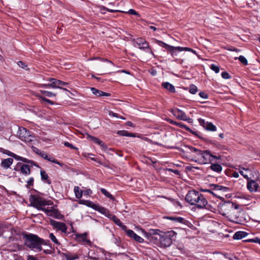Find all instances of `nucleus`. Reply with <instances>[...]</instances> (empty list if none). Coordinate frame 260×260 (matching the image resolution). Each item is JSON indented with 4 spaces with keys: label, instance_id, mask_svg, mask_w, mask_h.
<instances>
[{
    "label": "nucleus",
    "instance_id": "obj_1",
    "mask_svg": "<svg viewBox=\"0 0 260 260\" xmlns=\"http://www.w3.org/2000/svg\"><path fill=\"white\" fill-rule=\"evenodd\" d=\"M24 244L30 249L35 252H40L43 250L42 246L46 244L44 240L36 235L32 234L23 235Z\"/></svg>",
    "mask_w": 260,
    "mask_h": 260
},
{
    "label": "nucleus",
    "instance_id": "obj_2",
    "mask_svg": "<svg viewBox=\"0 0 260 260\" xmlns=\"http://www.w3.org/2000/svg\"><path fill=\"white\" fill-rule=\"evenodd\" d=\"M187 148L191 152L196 154L195 161L201 164H207L219 158V157L212 154L208 150L203 151L190 146H188Z\"/></svg>",
    "mask_w": 260,
    "mask_h": 260
},
{
    "label": "nucleus",
    "instance_id": "obj_3",
    "mask_svg": "<svg viewBox=\"0 0 260 260\" xmlns=\"http://www.w3.org/2000/svg\"><path fill=\"white\" fill-rule=\"evenodd\" d=\"M154 234V236H152L151 238H154L156 239H158L160 246L163 247H167L171 245L172 242L171 237L175 235V232L172 231L162 234H158L155 232Z\"/></svg>",
    "mask_w": 260,
    "mask_h": 260
},
{
    "label": "nucleus",
    "instance_id": "obj_4",
    "mask_svg": "<svg viewBox=\"0 0 260 260\" xmlns=\"http://www.w3.org/2000/svg\"><path fill=\"white\" fill-rule=\"evenodd\" d=\"M31 205L38 210L44 212L46 205H51L52 202L51 201H46L45 199L38 196H32L30 198Z\"/></svg>",
    "mask_w": 260,
    "mask_h": 260
},
{
    "label": "nucleus",
    "instance_id": "obj_5",
    "mask_svg": "<svg viewBox=\"0 0 260 260\" xmlns=\"http://www.w3.org/2000/svg\"><path fill=\"white\" fill-rule=\"evenodd\" d=\"M17 136L20 140L28 144H31L35 139V137L23 127H19Z\"/></svg>",
    "mask_w": 260,
    "mask_h": 260
},
{
    "label": "nucleus",
    "instance_id": "obj_6",
    "mask_svg": "<svg viewBox=\"0 0 260 260\" xmlns=\"http://www.w3.org/2000/svg\"><path fill=\"white\" fill-rule=\"evenodd\" d=\"M197 196L195 201L193 202L191 205L196 206L199 209H209V205H208L207 201L204 196L201 193L197 194Z\"/></svg>",
    "mask_w": 260,
    "mask_h": 260
},
{
    "label": "nucleus",
    "instance_id": "obj_7",
    "mask_svg": "<svg viewBox=\"0 0 260 260\" xmlns=\"http://www.w3.org/2000/svg\"><path fill=\"white\" fill-rule=\"evenodd\" d=\"M259 178L258 173L253 168L250 169L245 168V178H246L248 181L251 180H257Z\"/></svg>",
    "mask_w": 260,
    "mask_h": 260
},
{
    "label": "nucleus",
    "instance_id": "obj_8",
    "mask_svg": "<svg viewBox=\"0 0 260 260\" xmlns=\"http://www.w3.org/2000/svg\"><path fill=\"white\" fill-rule=\"evenodd\" d=\"M135 47H137L142 50L149 49V44L144 39L139 38L133 40Z\"/></svg>",
    "mask_w": 260,
    "mask_h": 260
},
{
    "label": "nucleus",
    "instance_id": "obj_9",
    "mask_svg": "<svg viewBox=\"0 0 260 260\" xmlns=\"http://www.w3.org/2000/svg\"><path fill=\"white\" fill-rule=\"evenodd\" d=\"M2 152L4 153H5V154H7L9 156L13 157V158H14L15 159H16L17 160L22 161H23V162H24L25 163H27V164H30L31 166H32L33 165L35 164V162L33 161L29 160V159H26L25 158H24V157H22L21 156H18V155H16V154H15L10 152L9 150H3L2 151Z\"/></svg>",
    "mask_w": 260,
    "mask_h": 260
},
{
    "label": "nucleus",
    "instance_id": "obj_10",
    "mask_svg": "<svg viewBox=\"0 0 260 260\" xmlns=\"http://www.w3.org/2000/svg\"><path fill=\"white\" fill-rule=\"evenodd\" d=\"M199 122L205 129L214 132L216 130V126L213 125L211 122L205 121L204 119L199 118L198 119Z\"/></svg>",
    "mask_w": 260,
    "mask_h": 260
},
{
    "label": "nucleus",
    "instance_id": "obj_11",
    "mask_svg": "<svg viewBox=\"0 0 260 260\" xmlns=\"http://www.w3.org/2000/svg\"><path fill=\"white\" fill-rule=\"evenodd\" d=\"M171 112L174 116L179 120L186 121L188 119L186 114L180 109H172Z\"/></svg>",
    "mask_w": 260,
    "mask_h": 260
},
{
    "label": "nucleus",
    "instance_id": "obj_12",
    "mask_svg": "<svg viewBox=\"0 0 260 260\" xmlns=\"http://www.w3.org/2000/svg\"><path fill=\"white\" fill-rule=\"evenodd\" d=\"M44 212L48 216H52L54 218L60 219L62 217V215L59 213L58 211L54 208H51V209L46 208Z\"/></svg>",
    "mask_w": 260,
    "mask_h": 260
},
{
    "label": "nucleus",
    "instance_id": "obj_13",
    "mask_svg": "<svg viewBox=\"0 0 260 260\" xmlns=\"http://www.w3.org/2000/svg\"><path fill=\"white\" fill-rule=\"evenodd\" d=\"M50 223L55 228L58 229V230H60L63 233L67 232V228L66 224L64 223L58 222L52 219L50 220Z\"/></svg>",
    "mask_w": 260,
    "mask_h": 260
},
{
    "label": "nucleus",
    "instance_id": "obj_14",
    "mask_svg": "<svg viewBox=\"0 0 260 260\" xmlns=\"http://www.w3.org/2000/svg\"><path fill=\"white\" fill-rule=\"evenodd\" d=\"M199 193V192L194 190L189 191L186 194L185 199L188 203L191 205L193 202L195 201L196 198H197V194Z\"/></svg>",
    "mask_w": 260,
    "mask_h": 260
},
{
    "label": "nucleus",
    "instance_id": "obj_15",
    "mask_svg": "<svg viewBox=\"0 0 260 260\" xmlns=\"http://www.w3.org/2000/svg\"><path fill=\"white\" fill-rule=\"evenodd\" d=\"M78 202L80 204L84 205L87 206V207L92 208L95 210L97 211L99 207V205L94 204L93 202L89 200H79Z\"/></svg>",
    "mask_w": 260,
    "mask_h": 260
},
{
    "label": "nucleus",
    "instance_id": "obj_16",
    "mask_svg": "<svg viewBox=\"0 0 260 260\" xmlns=\"http://www.w3.org/2000/svg\"><path fill=\"white\" fill-rule=\"evenodd\" d=\"M256 180H251L247 182V188L250 191H256L258 187V184L256 182Z\"/></svg>",
    "mask_w": 260,
    "mask_h": 260
},
{
    "label": "nucleus",
    "instance_id": "obj_17",
    "mask_svg": "<svg viewBox=\"0 0 260 260\" xmlns=\"http://www.w3.org/2000/svg\"><path fill=\"white\" fill-rule=\"evenodd\" d=\"M92 93L98 96H109L110 95L109 93L105 92L100 90L96 89L94 87H91L90 88Z\"/></svg>",
    "mask_w": 260,
    "mask_h": 260
},
{
    "label": "nucleus",
    "instance_id": "obj_18",
    "mask_svg": "<svg viewBox=\"0 0 260 260\" xmlns=\"http://www.w3.org/2000/svg\"><path fill=\"white\" fill-rule=\"evenodd\" d=\"M98 211L105 215L106 217L110 219H112L113 217L115 216L110 213V212L106 208L99 206L97 210Z\"/></svg>",
    "mask_w": 260,
    "mask_h": 260
},
{
    "label": "nucleus",
    "instance_id": "obj_19",
    "mask_svg": "<svg viewBox=\"0 0 260 260\" xmlns=\"http://www.w3.org/2000/svg\"><path fill=\"white\" fill-rule=\"evenodd\" d=\"M210 186L211 187L212 190L215 192L218 190H222L224 192L227 191L228 188L218 184H210Z\"/></svg>",
    "mask_w": 260,
    "mask_h": 260
},
{
    "label": "nucleus",
    "instance_id": "obj_20",
    "mask_svg": "<svg viewBox=\"0 0 260 260\" xmlns=\"http://www.w3.org/2000/svg\"><path fill=\"white\" fill-rule=\"evenodd\" d=\"M37 153L39 154L41 157H42L43 158H44L47 160H48L52 161L54 163L61 165L60 163L59 162H58V161H57L56 160L51 159V158L50 157H49L48 154L44 151L39 150L38 151H37Z\"/></svg>",
    "mask_w": 260,
    "mask_h": 260
},
{
    "label": "nucleus",
    "instance_id": "obj_21",
    "mask_svg": "<svg viewBox=\"0 0 260 260\" xmlns=\"http://www.w3.org/2000/svg\"><path fill=\"white\" fill-rule=\"evenodd\" d=\"M13 162V159L11 158L4 159L1 162V166L5 168H9Z\"/></svg>",
    "mask_w": 260,
    "mask_h": 260
},
{
    "label": "nucleus",
    "instance_id": "obj_22",
    "mask_svg": "<svg viewBox=\"0 0 260 260\" xmlns=\"http://www.w3.org/2000/svg\"><path fill=\"white\" fill-rule=\"evenodd\" d=\"M48 81L51 82V88H59L63 90L67 91V89L66 88L61 87L60 86H58V80L54 78H49L48 79Z\"/></svg>",
    "mask_w": 260,
    "mask_h": 260
},
{
    "label": "nucleus",
    "instance_id": "obj_23",
    "mask_svg": "<svg viewBox=\"0 0 260 260\" xmlns=\"http://www.w3.org/2000/svg\"><path fill=\"white\" fill-rule=\"evenodd\" d=\"M63 256L67 259V260H74L79 258V256L77 254L72 253L69 252L63 253Z\"/></svg>",
    "mask_w": 260,
    "mask_h": 260
},
{
    "label": "nucleus",
    "instance_id": "obj_24",
    "mask_svg": "<svg viewBox=\"0 0 260 260\" xmlns=\"http://www.w3.org/2000/svg\"><path fill=\"white\" fill-rule=\"evenodd\" d=\"M168 219L173 220L176 222L182 223L183 224H185L187 221L183 218L181 217H175V216H169L167 217Z\"/></svg>",
    "mask_w": 260,
    "mask_h": 260
},
{
    "label": "nucleus",
    "instance_id": "obj_25",
    "mask_svg": "<svg viewBox=\"0 0 260 260\" xmlns=\"http://www.w3.org/2000/svg\"><path fill=\"white\" fill-rule=\"evenodd\" d=\"M86 136H87V138L91 140L95 143H96L102 147L104 146V144L103 143V142L102 141H101L98 138L94 137L93 136H90L89 134H86Z\"/></svg>",
    "mask_w": 260,
    "mask_h": 260
},
{
    "label": "nucleus",
    "instance_id": "obj_26",
    "mask_svg": "<svg viewBox=\"0 0 260 260\" xmlns=\"http://www.w3.org/2000/svg\"><path fill=\"white\" fill-rule=\"evenodd\" d=\"M21 172L26 175H29L30 173V170L28 165H23L20 168Z\"/></svg>",
    "mask_w": 260,
    "mask_h": 260
},
{
    "label": "nucleus",
    "instance_id": "obj_27",
    "mask_svg": "<svg viewBox=\"0 0 260 260\" xmlns=\"http://www.w3.org/2000/svg\"><path fill=\"white\" fill-rule=\"evenodd\" d=\"M162 86L171 92H175V89L174 86L169 82H165L162 84Z\"/></svg>",
    "mask_w": 260,
    "mask_h": 260
},
{
    "label": "nucleus",
    "instance_id": "obj_28",
    "mask_svg": "<svg viewBox=\"0 0 260 260\" xmlns=\"http://www.w3.org/2000/svg\"><path fill=\"white\" fill-rule=\"evenodd\" d=\"M210 168L213 171L217 173H219L222 171L221 166L220 165L217 164H212L210 166Z\"/></svg>",
    "mask_w": 260,
    "mask_h": 260
},
{
    "label": "nucleus",
    "instance_id": "obj_29",
    "mask_svg": "<svg viewBox=\"0 0 260 260\" xmlns=\"http://www.w3.org/2000/svg\"><path fill=\"white\" fill-rule=\"evenodd\" d=\"M117 134L122 136L135 137V135L134 133H128L126 131H119L117 132Z\"/></svg>",
    "mask_w": 260,
    "mask_h": 260
},
{
    "label": "nucleus",
    "instance_id": "obj_30",
    "mask_svg": "<svg viewBox=\"0 0 260 260\" xmlns=\"http://www.w3.org/2000/svg\"><path fill=\"white\" fill-rule=\"evenodd\" d=\"M114 223L117 225L122 228L123 230H126V226L122 224L119 219H118L116 216H114L112 219Z\"/></svg>",
    "mask_w": 260,
    "mask_h": 260
},
{
    "label": "nucleus",
    "instance_id": "obj_31",
    "mask_svg": "<svg viewBox=\"0 0 260 260\" xmlns=\"http://www.w3.org/2000/svg\"><path fill=\"white\" fill-rule=\"evenodd\" d=\"M74 191L75 194V196L77 198L80 199L82 197L83 191L78 186H75Z\"/></svg>",
    "mask_w": 260,
    "mask_h": 260
},
{
    "label": "nucleus",
    "instance_id": "obj_32",
    "mask_svg": "<svg viewBox=\"0 0 260 260\" xmlns=\"http://www.w3.org/2000/svg\"><path fill=\"white\" fill-rule=\"evenodd\" d=\"M41 179L42 180H46L47 182L48 183V184H50L51 183V181L49 180H48V176L47 175V174L46 173V172L44 171V170H42L41 171Z\"/></svg>",
    "mask_w": 260,
    "mask_h": 260
},
{
    "label": "nucleus",
    "instance_id": "obj_33",
    "mask_svg": "<svg viewBox=\"0 0 260 260\" xmlns=\"http://www.w3.org/2000/svg\"><path fill=\"white\" fill-rule=\"evenodd\" d=\"M244 237V232H237L233 236V238L236 240H240Z\"/></svg>",
    "mask_w": 260,
    "mask_h": 260
},
{
    "label": "nucleus",
    "instance_id": "obj_34",
    "mask_svg": "<svg viewBox=\"0 0 260 260\" xmlns=\"http://www.w3.org/2000/svg\"><path fill=\"white\" fill-rule=\"evenodd\" d=\"M49 238L56 245H58L60 244L57 239L52 233H50L49 235Z\"/></svg>",
    "mask_w": 260,
    "mask_h": 260
},
{
    "label": "nucleus",
    "instance_id": "obj_35",
    "mask_svg": "<svg viewBox=\"0 0 260 260\" xmlns=\"http://www.w3.org/2000/svg\"><path fill=\"white\" fill-rule=\"evenodd\" d=\"M125 232H126L127 235L129 236L131 238H134L136 235H137L135 234L132 230H128L127 228L126 230H124Z\"/></svg>",
    "mask_w": 260,
    "mask_h": 260
},
{
    "label": "nucleus",
    "instance_id": "obj_36",
    "mask_svg": "<svg viewBox=\"0 0 260 260\" xmlns=\"http://www.w3.org/2000/svg\"><path fill=\"white\" fill-rule=\"evenodd\" d=\"M101 191L102 192V193H103L105 196H106L108 198H109L111 199H114L112 195L109 192H108V191L106 189H105L104 188H101Z\"/></svg>",
    "mask_w": 260,
    "mask_h": 260
},
{
    "label": "nucleus",
    "instance_id": "obj_37",
    "mask_svg": "<svg viewBox=\"0 0 260 260\" xmlns=\"http://www.w3.org/2000/svg\"><path fill=\"white\" fill-rule=\"evenodd\" d=\"M232 221L237 223L242 224L243 222V218L242 217L239 218V216H237L236 215L235 217H233Z\"/></svg>",
    "mask_w": 260,
    "mask_h": 260
},
{
    "label": "nucleus",
    "instance_id": "obj_38",
    "mask_svg": "<svg viewBox=\"0 0 260 260\" xmlns=\"http://www.w3.org/2000/svg\"><path fill=\"white\" fill-rule=\"evenodd\" d=\"M245 242H254L257 243L260 245V239L257 237L252 238V239H245Z\"/></svg>",
    "mask_w": 260,
    "mask_h": 260
},
{
    "label": "nucleus",
    "instance_id": "obj_39",
    "mask_svg": "<svg viewBox=\"0 0 260 260\" xmlns=\"http://www.w3.org/2000/svg\"><path fill=\"white\" fill-rule=\"evenodd\" d=\"M197 90L198 88L196 86L194 85H191V86H190L189 92L191 94H195L197 92Z\"/></svg>",
    "mask_w": 260,
    "mask_h": 260
},
{
    "label": "nucleus",
    "instance_id": "obj_40",
    "mask_svg": "<svg viewBox=\"0 0 260 260\" xmlns=\"http://www.w3.org/2000/svg\"><path fill=\"white\" fill-rule=\"evenodd\" d=\"M86 235H87L86 233H84V234H81V235L79 236V237L81 239L83 242H86L87 243H89L90 241L89 240L86 239Z\"/></svg>",
    "mask_w": 260,
    "mask_h": 260
},
{
    "label": "nucleus",
    "instance_id": "obj_41",
    "mask_svg": "<svg viewBox=\"0 0 260 260\" xmlns=\"http://www.w3.org/2000/svg\"><path fill=\"white\" fill-rule=\"evenodd\" d=\"M179 48H180V47H174L173 46L169 45V47H168V48H167L166 49L169 51V52L171 53L174 50H177L178 51L180 52V49H179Z\"/></svg>",
    "mask_w": 260,
    "mask_h": 260
},
{
    "label": "nucleus",
    "instance_id": "obj_42",
    "mask_svg": "<svg viewBox=\"0 0 260 260\" xmlns=\"http://www.w3.org/2000/svg\"><path fill=\"white\" fill-rule=\"evenodd\" d=\"M175 125H177V126H179L180 127L184 128V129H185L186 130H187L188 131L191 132V129L189 128H188L187 126H186V125H184L182 123H179V122H177V124H175Z\"/></svg>",
    "mask_w": 260,
    "mask_h": 260
},
{
    "label": "nucleus",
    "instance_id": "obj_43",
    "mask_svg": "<svg viewBox=\"0 0 260 260\" xmlns=\"http://www.w3.org/2000/svg\"><path fill=\"white\" fill-rule=\"evenodd\" d=\"M211 69L216 73H218L219 71V67L213 64L211 65Z\"/></svg>",
    "mask_w": 260,
    "mask_h": 260
},
{
    "label": "nucleus",
    "instance_id": "obj_44",
    "mask_svg": "<svg viewBox=\"0 0 260 260\" xmlns=\"http://www.w3.org/2000/svg\"><path fill=\"white\" fill-rule=\"evenodd\" d=\"M107 11L110 12H118L119 11V10H112L109 9H106L105 7H104L102 9H101V12L102 13L105 14L106 12L105 11Z\"/></svg>",
    "mask_w": 260,
    "mask_h": 260
},
{
    "label": "nucleus",
    "instance_id": "obj_45",
    "mask_svg": "<svg viewBox=\"0 0 260 260\" xmlns=\"http://www.w3.org/2000/svg\"><path fill=\"white\" fill-rule=\"evenodd\" d=\"M134 239L138 242L142 243L144 241L143 239L140 236L136 235Z\"/></svg>",
    "mask_w": 260,
    "mask_h": 260
},
{
    "label": "nucleus",
    "instance_id": "obj_46",
    "mask_svg": "<svg viewBox=\"0 0 260 260\" xmlns=\"http://www.w3.org/2000/svg\"><path fill=\"white\" fill-rule=\"evenodd\" d=\"M221 76L223 78L225 79H228L230 78V76L228 73L226 72H223L221 73Z\"/></svg>",
    "mask_w": 260,
    "mask_h": 260
},
{
    "label": "nucleus",
    "instance_id": "obj_47",
    "mask_svg": "<svg viewBox=\"0 0 260 260\" xmlns=\"http://www.w3.org/2000/svg\"><path fill=\"white\" fill-rule=\"evenodd\" d=\"M64 146H66V147H69V148H71V149H77V148H76V147H75L73 146V145L72 144H71V143H69V142H65L64 143Z\"/></svg>",
    "mask_w": 260,
    "mask_h": 260
},
{
    "label": "nucleus",
    "instance_id": "obj_48",
    "mask_svg": "<svg viewBox=\"0 0 260 260\" xmlns=\"http://www.w3.org/2000/svg\"><path fill=\"white\" fill-rule=\"evenodd\" d=\"M179 49H180V52L182 51L192 52V49H191L190 48H188V47H180V48H179Z\"/></svg>",
    "mask_w": 260,
    "mask_h": 260
},
{
    "label": "nucleus",
    "instance_id": "obj_49",
    "mask_svg": "<svg viewBox=\"0 0 260 260\" xmlns=\"http://www.w3.org/2000/svg\"><path fill=\"white\" fill-rule=\"evenodd\" d=\"M199 95L200 97L204 99H206L208 98V95L204 92H200L199 93Z\"/></svg>",
    "mask_w": 260,
    "mask_h": 260
},
{
    "label": "nucleus",
    "instance_id": "obj_50",
    "mask_svg": "<svg viewBox=\"0 0 260 260\" xmlns=\"http://www.w3.org/2000/svg\"><path fill=\"white\" fill-rule=\"evenodd\" d=\"M34 182V178H30L29 180L27 181V185L28 186H32L33 185Z\"/></svg>",
    "mask_w": 260,
    "mask_h": 260
},
{
    "label": "nucleus",
    "instance_id": "obj_51",
    "mask_svg": "<svg viewBox=\"0 0 260 260\" xmlns=\"http://www.w3.org/2000/svg\"><path fill=\"white\" fill-rule=\"evenodd\" d=\"M58 86H66L68 84V83L65 82L60 80H58Z\"/></svg>",
    "mask_w": 260,
    "mask_h": 260
},
{
    "label": "nucleus",
    "instance_id": "obj_52",
    "mask_svg": "<svg viewBox=\"0 0 260 260\" xmlns=\"http://www.w3.org/2000/svg\"><path fill=\"white\" fill-rule=\"evenodd\" d=\"M46 96H48V97H52V96H56V94L54 93H53L52 92H50V91H46V94L45 95Z\"/></svg>",
    "mask_w": 260,
    "mask_h": 260
},
{
    "label": "nucleus",
    "instance_id": "obj_53",
    "mask_svg": "<svg viewBox=\"0 0 260 260\" xmlns=\"http://www.w3.org/2000/svg\"><path fill=\"white\" fill-rule=\"evenodd\" d=\"M27 260H39L37 258L33 255H28L27 257Z\"/></svg>",
    "mask_w": 260,
    "mask_h": 260
},
{
    "label": "nucleus",
    "instance_id": "obj_54",
    "mask_svg": "<svg viewBox=\"0 0 260 260\" xmlns=\"http://www.w3.org/2000/svg\"><path fill=\"white\" fill-rule=\"evenodd\" d=\"M128 13L130 14H132V15H138V14L137 13V12L133 10V9H130L129 10Z\"/></svg>",
    "mask_w": 260,
    "mask_h": 260
},
{
    "label": "nucleus",
    "instance_id": "obj_55",
    "mask_svg": "<svg viewBox=\"0 0 260 260\" xmlns=\"http://www.w3.org/2000/svg\"><path fill=\"white\" fill-rule=\"evenodd\" d=\"M109 115L115 117H120L118 114L116 113H114L112 111H110L109 113Z\"/></svg>",
    "mask_w": 260,
    "mask_h": 260
},
{
    "label": "nucleus",
    "instance_id": "obj_56",
    "mask_svg": "<svg viewBox=\"0 0 260 260\" xmlns=\"http://www.w3.org/2000/svg\"><path fill=\"white\" fill-rule=\"evenodd\" d=\"M42 101H45V102H47V103H49V104H50L51 105H53L54 104V102H52V101H50V100H48L47 99H46L45 98H43Z\"/></svg>",
    "mask_w": 260,
    "mask_h": 260
},
{
    "label": "nucleus",
    "instance_id": "obj_57",
    "mask_svg": "<svg viewBox=\"0 0 260 260\" xmlns=\"http://www.w3.org/2000/svg\"><path fill=\"white\" fill-rule=\"evenodd\" d=\"M33 94L36 97L38 98L41 101H42L43 98H44V97L40 95L39 93H34Z\"/></svg>",
    "mask_w": 260,
    "mask_h": 260
},
{
    "label": "nucleus",
    "instance_id": "obj_58",
    "mask_svg": "<svg viewBox=\"0 0 260 260\" xmlns=\"http://www.w3.org/2000/svg\"><path fill=\"white\" fill-rule=\"evenodd\" d=\"M18 65L23 68V69H25V67H26V66L24 64V63L22 62V61H19L18 62Z\"/></svg>",
    "mask_w": 260,
    "mask_h": 260
},
{
    "label": "nucleus",
    "instance_id": "obj_59",
    "mask_svg": "<svg viewBox=\"0 0 260 260\" xmlns=\"http://www.w3.org/2000/svg\"><path fill=\"white\" fill-rule=\"evenodd\" d=\"M40 87H51V83H48V84H41V85H40Z\"/></svg>",
    "mask_w": 260,
    "mask_h": 260
},
{
    "label": "nucleus",
    "instance_id": "obj_60",
    "mask_svg": "<svg viewBox=\"0 0 260 260\" xmlns=\"http://www.w3.org/2000/svg\"><path fill=\"white\" fill-rule=\"evenodd\" d=\"M156 43L159 45V46H161L162 47H164V45L166 44L165 43L161 41H158V40H156Z\"/></svg>",
    "mask_w": 260,
    "mask_h": 260
},
{
    "label": "nucleus",
    "instance_id": "obj_61",
    "mask_svg": "<svg viewBox=\"0 0 260 260\" xmlns=\"http://www.w3.org/2000/svg\"><path fill=\"white\" fill-rule=\"evenodd\" d=\"M105 61H106V62L107 64L105 66H113V63L111 61H110V60H105Z\"/></svg>",
    "mask_w": 260,
    "mask_h": 260
},
{
    "label": "nucleus",
    "instance_id": "obj_62",
    "mask_svg": "<svg viewBox=\"0 0 260 260\" xmlns=\"http://www.w3.org/2000/svg\"><path fill=\"white\" fill-rule=\"evenodd\" d=\"M176 51H178L177 50H174L173 51H172L170 53L171 54V55L174 57V56H176L177 55V52Z\"/></svg>",
    "mask_w": 260,
    "mask_h": 260
},
{
    "label": "nucleus",
    "instance_id": "obj_63",
    "mask_svg": "<svg viewBox=\"0 0 260 260\" xmlns=\"http://www.w3.org/2000/svg\"><path fill=\"white\" fill-rule=\"evenodd\" d=\"M232 175L234 177L238 178L239 177V173L237 172H234Z\"/></svg>",
    "mask_w": 260,
    "mask_h": 260
},
{
    "label": "nucleus",
    "instance_id": "obj_64",
    "mask_svg": "<svg viewBox=\"0 0 260 260\" xmlns=\"http://www.w3.org/2000/svg\"><path fill=\"white\" fill-rule=\"evenodd\" d=\"M92 192V191L88 189H87L84 193V194H91Z\"/></svg>",
    "mask_w": 260,
    "mask_h": 260
}]
</instances>
